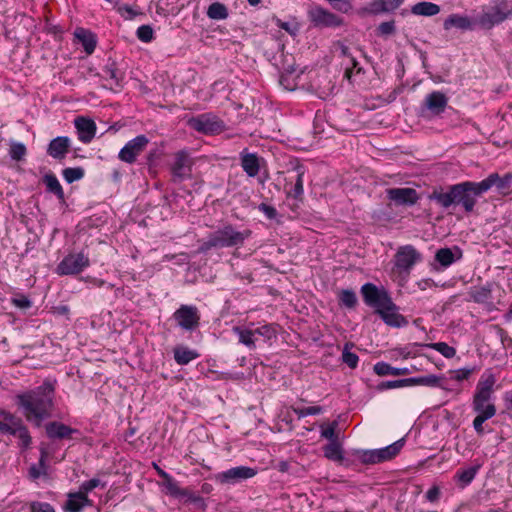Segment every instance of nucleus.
Instances as JSON below:
<instances>
[{
  "mask_svg": "<svg viewBox=\"0 0 512 512\" xmlns=\"http://www.w3.org/2000/svg\"><path fill=\"white\" fill-rule=\"evenodd\" d=\"M46 458L47 452L42 448L38 465H32L29 469V475L32 479H38L42 474L46 473Z\"/></svg>",
  "mask_w": 512,
  "mask_h": 512,
  "instance_id": "obj_40",
  "label": "nucleus"
},
{
  "mask_svg": "<svg viewBox=\"0 0 512 512\" xmlns=\"http://www.w3.org/2000/svg\"><path fill=\"white\" fill-rule=\"evenodd\" d=\"M473 368H461L457 369L455 371H452V378L456 381H463L470 377V375L473 373Z\"/></svg>",
  "mask_w": 512,
  "mask_h": 512,
  "instance_id": "obj_57",
  "label": "nucleus"
},
{
  "mask_svg": "<svg viewBox=\"0 0 512 512\" xmlns=\"http://www.w3.org/2000/svg\"><path fill=\"white\" fill-rule=\"evenodd\" d=\"M512 15V0H495L490 6L483 7L476 17V25L491 29Z\"/></svg>",
  "mask_w": 512,
  "mask_h": 512,
  "instance_id": "obj_4",
  "label": "nucleus"
},
{
  "mask_svg": "<svg viewBox=\"0 0 512 512\" xmlns=\"http://www.w3.org/2000/svg\"><path fill=\"white\" fill-rule=\"evenodd\" d=\"M192 129L203 134H217L224 128V123L217 116L205 113L189 120Z\"/></svg>",
  "mask_w": 512,
  "mask_h": 512,
  "instance_id": "obj_10",
  "label": "nucleus"
},
{
  "mask_svg": "<svg viewBox=\"0 0 512 512\" xmlns=\"http://www.w3.org/2000/svg\"><path fill=\"white\" fill-rule=\"evenodd\" d=\"M194 162L190 155L184 151H178L174 155V161L170 166L172 181L181 183L192 177V166Z\"/></svg>",
  "mask_w": 512,
  "mask_h": 512,
  "instance_id": "obj_8",
  "label": "nucleus"
},
{
  "mask_svg": "<svg viewBox=\"0 0 512 512\" xmlns=\"http://www.w3.org/2000/svg\"><path fill=\"white\" fill-rule=\"evenodd\" d=\"M136 35L139 40L148 43L153 39L154 31L149 25H142L138 27Z\"/></svg>",
  "mask_w": 512,
  "mask_h": 512,
  "instance_id": "obj_51",
  "label": "nucleus"
},
{
  "mask_svg": "<svg viewBox=\"0 0 512 512\" xmlns=\"http://www.w3.org/2000/svg\"><path fill=\"white\" fill-rule=\"evenodd\" d=\"M361 294L364 303L373 308L376 314H378L380 310H388L393 301L384 288H379L373 283H365L361 287Z\"/></svg>",
  "mask_w": 512,
  "mask_h": 512,
  "instance_id": "obj_7",
  "label": "nucleus"
},
{
  "mask_svg": "<svg viewBox=\"0 0 512 512\" xmlns=\"http://www.w3.org/2000/svg\"><path fill=\"white\" fill-rule=\"evenodd\" d=\"M440 381L441 377L434 374L420 377H411L412 386L422 385L428 387H438L440 386Z\"/></svg>",
  "mask_w": 512,
  "mask_h": 512,
  "instance_id": "obj_39",
  "label": "nucleus"
},
{
  "mask_svg": "<svg viewBox=\"0 0 512 512\" xmlns=\"http://www.w3.org/2000/svg\"><path fill=\"white\" fill-rule=\"evenodd\" d=\"M496 380L493 374L483 375L479 380L476 389L493 393V387Z\"/></svg>",
  "mask_w": 512,
  "mask_h": 512,
  "instance_id": "obj_47",
  "label": "nucleus"
},
{
  "mask_svg": "<svg viewBox=\"0 0 512 512\" xmlns=\"http://www.w3.org/2000/svg\"><path fill=\"white\" fill-rule=\"evenodd\" d=\"M0 433L16 436L19 438V445L26 449L30 446L32 438L23 420L11 412L0 409Z\"/></svg>",
  "mask_w": 512,
  "mask_h": 512,
  "instance_id": "obj_5",
  "label": "nucleus"
},
{
  "mask_svg": "<svg viewBox=\"0 0 512 512\" xmlns=\"http://www.w3.org/2000/svg\"><path fill=\"white\" fill-rule=\"evenodd\" d=\"M173 319L185 331H193L200 325V312L194 305L182 304L174 313Z\"/></svg>",
  "mask_w": 512,
  "mask_h": 512,
  "instance_id": "obj_9",
  "label": "nucleus"
},
{
  "mask_svg": "<svg viewBox=\"0 0 512 512\" xmlns=\"http://www.w3.org/2000/svg\"><path fill=\"white\" fill-rule=\"evenodd\" d=\"M75 38L82 44L84 51L87 54H92L96 48L97 39L96 35L91 31L78 27L74 32Z\"/></svg>",
  "mask_w": 512,
  "mask_h": 512,
  "instance_id": "obj_26",
  "label": "nucleus"
},
{
  "mask_svg": "<svg viewBox=\"0 0 512 512\" xmlns=\"http://www.w3.org/2000/svg\"><path fill=\"white\" fill-rule=\"evenodd\" d=\"M353 346H354L353 343L348 342L344 345V348L342 351V361L351 369H355L359 362L358 355L350 351V349Z\"/></svg>",
  "mask_w": 512,
  "mask_h": 512,
  "instance_id": "obj_38",
  "label": "nucleus"
},
{
  "mask_svg": "<svg viewBox=\"0 0 512 512\" xmlns=\"http://www.w3.org/2000/svg\"><path fill=\"white\" fill-rule=\"evenodd\" d=\"M45 431L47 437L52 440L72 439V435L78 433L77 429L58 421L47 423Z\"/></svg>",
  "mask_w": 512,
  "mask_h": 512,
  "instance_id": "obj_17",
  "label": "nucleus"
},
{
  "mask_svg": "<svg viewBox=\"0 0 512 512\" xmlns=\"http://www.w3.org/2000/svg\"><path fill=\"white\" fill-rule=\"evenodd\" d=\"M378 32L380 35L382 36H388V35H391L395 32V24H394V21H387V22H382L379 26H378Z\"/></svg>",
  "mask_w": 512,
  "mask_h": 512,
  "instance_id": "obj_58",
  "label": "nucleus"
},
{
  "mask_svg": "<svg viewBox=\"0 0 512 512\" xmlns=\"http://www.w3.org/2000/svg\"><path fill=\"white\" fill-rule=\"evenodd\" d=\"M12 303L21 309H28L32 306L30 299L23 295L17 298H13Z\"/></svg>",
  "mask_w": 512,
  "mask_h": 512,
  "instance_id": "obj_61",
  "label": "nucleus"
},
{
  "mask_svg": "<svg viewBox=\"0 0 512 512\" xmlns=\"http://www.w3.org/2000/svg\"><path fill=\"white\" fill-rule=\"evenodd\" d=\"M206 14L212 20H224L229 15L227 7L220 2L210 4Z\"/></svg>",
  "mask_w": 512,
  "mask_h": 512,
  "instance_id": "obj_35",
  "label": "nucleus"
},
{
  "mask_svg": "<svg viewBox=\"0 0 512 512\" xmlns=\"http://www.w3.org/2000/svg\"><path fill=\"white\" fill-rule=\"evenodd\" d=\"M241 167L249 177H255L260 171V158L256 153L242 152L240 154Z\"/></svg>",
  "mask_w": 512,
  "mask_h": 512,
  "instance_id": "obj_25",
  "label": "nucleus"
},
{
  "mask_svg": "<svg viewBox=\"0 0 512 512\" xmlns=\"http://www.w3.org/2000/svg\"><path fill=\"white\" fill-rule=\"evenodd\" d=\"M412 386L411 378L384 381L378 385L379 390L394 389L400 387Z\"/></svg>",
  "mask_w": 512,
  "mask_h": 512,
  "instance_id": "obj_46",
  "label": "nucleus"
},
{
  "mask_svg": "<svg viewBox=\"0 0 512 512\" xmlns=\"http://www.w3.org/2000/svg\"><path fill=\"white\" fill-rule=\"evenodd\" d=\"M481 183L485 192L493 186H496L499 191H503L512 185V173H507L504 176H500L498 173H491L487 178L483 179Z\"/></svg>",
  "mask_w": 512,
  "mask_h": 512,
  "instance_id": "obj_22",
  "label": "nucleus"
},
{
  "mask_svg": "<svg viewBox=\"0 0 512 512\" xmlns=\"http://www.w3.org/2000/svg\"><path fill=\"white\" fill-rule=\"evenodd\" d=\"M387 198L397 206H412L419 200L417 191L413 188H389L386 190Z\"/></svg>",
  "mask_w": 512,
  "mask_h": 512,
  "instance_id": "obj_15",
  "label": "nucleus"
},
{
  "mask_svg": "<svg viewBox=\"0 0 512 512\" xmlns=\"http://www.w3.org/2000/svg\"><path fill=\"white\" fill-rule=\"evenodd\" d=\"M70 139L66 136H58L52 139L47 148V154L54 159H63L69 151Z\"/></svg>",
  "mask_w": 512,
  "mask_h": 512,
  "instance_id": "obj_23",
  "label": "nucleus"
},
{
  "mask_svg": "<svg viewBox=\"0 0 512 512\" xmlns=\"http://www.w3.org/2000/svg\"><path fill=\"white\" fill-rule=\"evenodd\" d=\"M148 143L149 140L145 135L136 136L128 141L120 150L118 154L119 159L125 163H134L137 157L145 150Z\"/></svg>",
  "mask_w": 512,
  "mask_h": 512,
  "instance_id": "obj_13",
  "label": "nucleus"
},
{
  "mask_svg": "<svg viewBox=\"0 0 512 512\" xmlns=\"http://www.w3.org/2000/svg\"><path fill=\"white\" fill-rule=\"evenodd\" d=\"M405 439H399L381 449L374 450H354L355 455L362 464H377L393 459L403 448Z\"/></svg>",
  "mask_w": 512,
  "mask_h": 512,
  "instance_id": "obj_6",
  "label": "nucleus"
},
{
  "mask_svg": "<svg viewBox=\"0 0 512 512\" xmlns=\"http://www.w3.org/2000/svg\"><path fill=\"white\" fill-rule=\"evenodd\" d=\"M85 171L82 167L65 168L62 171L63 178L69 184L81 180L84 177Z\"/></svg>",
  "mask_w": 512,
  "mask_h": 512,
  "instance_id": "obj_43",
  "label": "nucleus"
},
{
  "mask_svg": "<svg viewBox=\"0 0 512 512\" xmlns=\"http://www.w3.org/2000/svg\"><path fill=\"white\" fill-rule=\"evenodd\" d=\"M493 410L489 409L483 415H477L473 420V428L477 434L482 435L484 433L483 423L493 417Z\"/></svg>",
  "mask_w": 512,
  "mask_h": 512,
  "instance_id": "obj_48",
  "label": "nucleus"
},
{
  "mask_svg": "<svg viewBox=\"0 0 512 512\" xmlns=\"http://www.w3.org/2000/svg\"><path fill=\"white\" fill-rule=\"evenodd\" d=\"M256 473L257 471L254 468L237 466L218 473L216 480L221 484L234 485L254 477Z\"/></svg>",
  "mask_w": 512,
  "mask_h": 512,
  "instance_id": "obj_12",
  "label": "nucleus"
},
{
  "mask_svg": "<svg viewBox=\"0 0 512 512\" xmlns=\"http://www.w3.org/2000/svg\"><path fill=\"white\" fill-rule=\"evenodd\" d=\"M324 456L332 461L341 462L343 451L338 441H332L323 447Z\"/></svg>",
  "mask_w": 512,
  "mask_h": 512,
  "instance_id": "obj_34",
  "label": "nucleus"
},
{
  "mask_svg": "<svg viewBox=\"0 0 512 512\" xmlns=\"http://www.w3.org/2000/svg\"><path fill=\"white\" fill-rule=\"evenodd\" d=\"M396 266L409 271L417 262L421 261V254L411 245H406L397 251L395 255Z\"/></svg>",
  "mask_w": 512,
  "mask_h": 512,
  "instance_id": "obj_16",
  "label": "nucleus"
},
{
  "mask_svg": "<svg viewBox=\"0 0 512 512\" xmlns=\"http://www.w3.org/2000/svg\"><path fill=\"white\" fill-rule=\"evenodd\" d=\"M472 407L477 415H483L489 409L493 410V416L496 414V407L490 402H472Z\"/></svg>",
  "mask_w": 512,
  "mask_h": 512,
  "instance_id": "obj_54",
  "label": "nucleus"
},
{
  "mask_svg": "<svg viewBox=\"0 0 512 512\" xmlns=\"http://www.w3.org/2000/svg\"><path fill=\"white\" fill-rule=\"evenodd\" d=\"M249 229L238 230L232 224H225L210 233L199 246L200 253H206L211 249L240 247L251 236Z\"/></svg>",
  "mask_w": 512,
  "mask_h": 512,
  "instance_id": "obj_3",
  "label": "nucleus"
},
{
  "mask_svg": "<svg viewBox=\"0 0 512 512\" xmlns=\"http://www.w3.org/2000/svg\"><path fill=\"white\" fill-rule=\"evenodd\" d=\"M485 192L482 183L473 181H464L454 185L436 187L428 195L429 200L435 201L443 209L451 206H461L466 213H471L477 203V198Z\"/></svg>",
  "mask_w": 512,
  "mask_h": 512,
  "instance_id": "obj_2",
  "label": "nucleus"
},
{
  "mask_svg": "<svg viewBox=\"0 0 512 512\" xmlns=\"http://www.w3.org/2000/svg\"><path fill=\"white\" fill-rule=\"evenodd\" d=\"M373 370L379 376H386V375L400 376V375H408L411 373V370L407 367L396 368L386 362H377L374 365Z\"/></svg>",
  "mask_w": 512,
  "mask_h": 512,
  "instance_id": "obj_30",
  "label": "nucleus"
},
{
  "mask_svg": "<svg viewBox=\"0 0 512 512\" xmlns=\"http://www.w3.org/2000/svg\"><path fill=\"white\" fill-rule=\"evenodd\" d=\"M440 494L439 488L434 486L427 491L426 497L429 501H435L438 499Z\"/></svg>",
  "mask_w": 512,
  "mask_h": 512,
  "instance_id": "obj_64",
  "label": "nucleus"
},
{
  "mask_svg": "<svg viewBox=\"0 0 512 512\" xmlns=\"http://www.w3.org/2000/svg\"><path fill=\"white\" fill-rule=\"evenodd\" d=\"M480 467L481 466L477 464L468 468L459 469L454 476L458 486L461 488L468 486L474 480Z\"/></svg>",
  "mask_w": 512,
  "mask_h": 512,
  "instance_id": "obj_28",
  "label": "nucleus"
},
{
  "mask_svg": "<svg viewBox=\"0 0 512 512\" xmlns=\"http://www.w3.org/2000/svg\"><path fill=\"white\" fill-rule=\"evenodd\" d=\"M174 360L178 365H187L199 357V353L184 345H178L174 348Z\"/></svg>",
  "mask_w": 512,
  "mask_h": 512,
  "instance_id": "obj_27",
  "label": "nucleus"
},
{
  "mask_svg": "<svg viewBox=\"0 0 512 512\" xmlns=\"http://www.w3.org/2000/svg\"><path fill=\"white\" fill-rule=\"evenodd\" d=\"M492 285L487 283L484 286L475 287L471 292V297L476 303H486L491 299Z\"/></svg>",
  "mask_w": 512,
  "mask_h": 512,
  "instance_id": "obj_36",
  "label": "nucleus"
},
{
  "mask_svg": "<svg viewBox=\"0 0 512 512\" xmlns=\"http://www.w3.org/2000/svg\"><path fill=\"white\" fill-rule=\"evenodd\" d=\"M89 266V259L83 253L69 254L57 265L58 275H75Z\"/></svg>",
  "mask_w": 512,
  "mask_h": 512,
  "instance_id": "obj_11",
  "label": "nucleus"
},
{
  "mask_svg": "<svg viewBox=\"0 0 512 512\" xmlns=\"http://www.w3.org/2000/svg\"><path fill=\"white\" fill-rule=\"evenodd\" d=\"M448 98L440 91H433L429 93L424 101L423 106L432 114L440 115L447 107Z\"/></svg>",
  "mask_w": 512,
  "mask_h": 512,
  "instance_id": "obj_20",
  "label": "nucleus"
},
{
  "mask_svg": "<svg viewBox=\"0 0 512 512\" xmlns=\"http://www.w3.org/2000/svg\"><path fill=\"white\" fill-rule=\"evenodd\" d=\"M259 211H261L268 219L272 220L277 217V210L266 203H261L258 206Z\"/></svg>",
  "mask_w": 512,
  "mask_h": 512,
  "instance_id": "obj_60",
  "label": "nucleus"
},
{
  "mask_svg": "<svg viewBox=\"0 0 512 512\" xmlns=\"http://www.w3.org/2000/svg\"><path fill=\"white\" fill-rule=\"evenodd\" d=\"M492 392L477 390L473 397V402H490Z\"/></svg>",
  "mask_w": 512,
  "mask_h": 512,
  "instance_id": "obj_62",
  "label": "nucleus"
},
{
  "mask_svg": "<svg viewBox=\"0 0 512 512\" xmlns=\"http://www.w3.org/2000/svg\"><path fill=\"white\" fill-rule=\"evenodd\" d=\"M100 485L103 488L105 487V484H102L100 479L92 478L88 481L83 482L80 486L79 491L82 492L85 496H87L89 492H91L93 489L97 488Z\"/></svg>",
  "mask_w": 512,
  "mask_h": 512,
  "instance_id": "obj_53",
  "label": "nucleus"
},
{
  "mask_svg": "<svg viewBox=\"0 0 512 512\" xmlns=\"http://www.w3.org/2000/svg\"><path fill=\"white\" fill-rule=\"evenodd\" d=\"M294 413L298 416V418H303L308 415H317L322 412V407L320 406H309V407H293Z\"/></svg>",
  "mask_w": 512,
  "mask_h": 512,
  "instance_id": "obj_49",
  "label": "nucleus"
},
{
  "mask_svg": "<svg viewBox=\"0 0 512 512\" xmlns=\"http://www.w3.org/2000/svg\"><path fill=\"white\" fill-rule=\"evenodd\" d=\"M337 425L338 423L336 421H333L329 427L321 431V436L330 440V442L337 441V436L335 433Z\"/></svg>",
  "mask_w": 512,
  "mask_h": 512,
  "instance_id": "obj_59",
  "label": "nucleus"
},
{
  "mask_svg": "<svg viewBox=\"0 0 512 512\" xmlns=\"http://www.w3.org/2000/svg\"><path fill=\"white\" fill-rule=\"evenodd\" d=\"M295 171L297 172L296 182L291 193V196L295 199H301L304 193L303 188V176L305 173L304 167L302 165H297L295 167Z\"/></svg>",
  "mask_w": 512,
  "mask_h": 512,
  "instance_id": "obj_41",
  "label": "nucleus"
},
{
  "mask_svg": "<svg viewBox=\"0 0 512 512\" xmlns=\"http://www.w3.org/2000/svg\"><path fill=\"white\" fill-rule=\"evenodd\" d=\"M43 182L45 183L48 192L56 195L59 200H64V191L57 177L54 174H46L43 177Z\"/></svg>",
  "mask_w": 512,
  "mask_h": 512,
  "instance_id": "obj_33",
  "label": "nucleus"
},
{
  "mask_svg": "<svg viewBox=\"0 0 512 512\" xmlns=\"http://www.w3.org/2000/svg\"><path fill=\"white\" fill-rule=\"evenodd\" d=\"M56 381L46 379L41 385L23 391L15 396V403L28 422L40 427L52 416L55 406Z\"/></svg>",
  "mask_w": 512,
  "mask_h": 512,
  "instance_id": "obj_1",
  "label": "nucleus"
},
{
  "mask_svg": "<svg viewBox=\"0 0 512 512\" xmlns=\"http://www.w3.org/2000/svg\"><path fill=\"white\" fill-rule=\"evenodd\" d=\"M234 331L238 334L240 343L244 344L250 349L255 348V342L257 341V337H255L253 330L235 327Z\"/></svg>",
  "mask_w": 512,
  "mask_h": 512,
  "instance_id": "obj_37",
  "label": "nucleus"
},
{
  "mask_svg": "<svg viewBox=\"0 0 512 512\" xmlns=\"http://www.w3.org/2000/svg\"><path fill=\"white\" fill-rule=\"evenodd\" d=\"M373 217L378 221H388L392 218L390 214L385 213L381 209L375 210L373 212Z\"/></svg>",
  "mask_w": 512,
  "mask_h": 512,
  "instance_id": "obj_63",
  "label": "nucleus"
},
{
  "mask_svg": "<svg viewBox=\"0 0 512 512\" xmlns=\"http://www.w3.org/2000/svg\"><path fill=\"white\" fill-rule=\"evenodd\" d=\"M404 0H375L371 3L373 13L391 12L397 9Z\"/></svg>",
  "mask_w": 512,
  "mask_h": 512,
  "instance_id": "obj_32",
  "label": "nucleus"
},
{
  "mask_svg": "<svg viewBox=\"0 0 512 512\" xmlns=\"http://www.w3.org/2000/svg\"><path fill=\"white\" fill-rule=\"evenodd\" d=\"M253 332L255 334V337L258 338V336H262L267 340H270L276 335V330L272 325H264L262 327L254 329Z\"/></svg>",
  "mask_w": 512,
  "mask_h": 512,
  "instance_id": "obj_52",
  "label": "nucleus"
},
{
  "mask_svg": "<svg viewBox=\"0 0 512 512\" xmlns=\"http://www.w3.org/2000/svg\"><path fill=\"white\" fill-rule=\"evenodd\" d=\"M308 17L311 23L319 28L338 27L342 24L341 18L320 6L310 8Z\"/></svg>",
  "mask_w": 512,
  "mask_h": 512,
  "instance_id": "obj_14",
  "label": "nucleus"
},
{
  "mask_svg": "<svg viewBox=\"0 0 512 512\" xmlns=\"http://www.w3.org/2000/svg\"><path fill=\"white\" fill-rule=\"evenodd\" d=\"M428 347L436 350L437 352L441 353L445 358H452L456 354V349L452 346H449L445 342H436L431 343L428 345Z\"/></svg>",
  "mask_w": 512,
  "mask_h": 512,
  "instance_id": "obj_45",
  "label": "nucleus"
},
{
  "mask_svg": "<svg viewBox=\"0 0 512 512\" xmlns=\"http://www.w3.org/2000/svg\"><path fill=\"white\" fill-rule=\"evenodd\" d=\"M86 506H93V502L88 496H85L80 491L68 494V499L65 504L67 512H81Z\"/></svg>",
  "mask_w": 512,
  "mask_h": 512,
  "instance_id": "obj_24",
  "label": "nucleus"
},
{
  "mask_svg": "<svg viewBox=\"0 0 512 512\" xmlns=\"http://www.w3.org/2000/svg\"><path fill=\"white\" fill-rule=\"evenodd\" d=\"M30 511L31 512H55V509L46 502H32L30 504Z\"/></svg>",
  "mask_w": 512,
  "mask_h": 512,
  "instance_id": "obj_56",
  "label": "nucleus"
},
{
  "mask_svg": "<svg viewBox=\"0 0 512 512\" xmlns=\"http://www.w3.org/2000/svg\"><path fill=\"white\" fill-rule=\"evenodd\" d=\"M354 70L356 71V73H361L363 71L362 67L359 65L356 58L351 57L345 69L344 76L350 80Z\"/></svg>",
  "mask_w": 512,
  "mask_h": 512,
  "instance_id": "obj_55",
  "label": "nucleus"
},
{
  "mask_svg": "<svg viewBox=\"0 0 512 512\" xmlns=\"http://www.w3.org/2000/svg\"><path fill=\"white\" fill-rule=\"evenodd\" d=\"M100 76L106 81H109L111 86H120L124 77L123 73L117 68L115 62L108 63L102 69Z\"/></svg>",
  "mask_w": 512,
  "mask_h": 512,
  "instance_id": "obj_29",
  "label": "nucleus"
},
{
  "mask_svg": "<svg viewBox=\"0 0 512 512\" xmlns=\"http://www.w3.org/2000/svg\"><path fill=\"white\" fill-rule=\"evenodd\" d=\"M357 296L353 290L345 289L339 293V303L349 309H353L357 305Z\"/></svg>",
  "mask_w": 512,
  "mask_h": 512,
  "instance_id": "obj_42",
  "label": "nucleus"
},
{
  "mask_svg": "<svg viewBox=\"0 0 512 512\" xmlns=\"http://www.w3.org/2000/svg\"><path fill=\"white\" fill-rule=\"evenodd\" d=\"M26 147L23 143L15 142L11 144L10 156L13 160L19 161L26 155Z\"/></svg>",
  "mask_w": 512,
  "mask_h": 512,
  "instance_id": "obj_50",
  "label": "nucleus"
},
{
  "mask_svg": "<svg viewBox=\"0 0 512 512\" xmlns=\"http://www.w3.org/2000/svg\"><path fill=\"white\" fill-rule=\"evenodd\" d=\"M411 12L414 15L434 16L440 12V6L432 2H419L412 6Z\"/></svg>",
  "mask_w": 512,
  "mask_h": 512,
  "instance_id": "obj_31",
  "label": "nucleus"
},
{
  "mask_svg": "<svg viewBox=\"0 0 512 512\" xmlns=\"http://www.w3.org/2000/svg\"><path fill=\"white\" fill-rule=\"evenodd\" d=\"M476 20L469 18L468 16L460 14H451L448 16L443 23L445 30L456 28L462 31L474 30L476 27Z\"/></svg>",
  "mask_w": 512,
  "mask_h": 512,
  "instance_id": "obj_21",
  "label": "nucleus"
},
{
  "mask_svg": "<svg viewBox=\"0 0 512 512\" xmlns=\"http://www.w3.org/2000/svg\"><path fill=\"white\" fill-rule=\"evenodd\" d=\"M74 125L77 130L78 139L83 143H90L96 133L95 122L90 118L80 116L74 120Z\"/></svg>",
  "mask_w": 512,
  "mask_h": 512,
  "instance_id": "obj_18",
  "label": "nucleus"
},
{
  "mask_svg": "<svg viewBox=\"0 0 512 512\" xmlns=\"http://www.w3.org/2000/svg\"><path fill=\"white\" fill-rule=\"evenodd\" d=\"M378 315L388 326L401 328L408 325L407 319L399 313V307L393 301L388 310H380Z\"/></svg>",
  "mask_w": 512,
  "mask_h": 512,
  "instance_id": "obj_19",
  "label": "nucleus"
},
{
  "mask_svg": "<svg viewBox=\"0 0 512 512\" xmlns=\"http://www.w3.org/2000/svg\"><path fill=\"white\" fill-rule=\"evenodd\" d=\"M435 259L443 266L448 267L455 261L454 254L450 248H441L436 252Z\"/></svg>",
  "mask_w": 512,
  "mask_h": 512,
  "instance_id": "obj_44",
  "label": "nucleus"
}]
</instances>
